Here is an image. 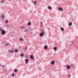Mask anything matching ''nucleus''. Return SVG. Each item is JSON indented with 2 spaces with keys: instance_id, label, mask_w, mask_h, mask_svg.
I'll list each match as a JSON object with an SVG mask.
<instances>
[{
  "instance_id": "obj_20",
  "label": "nucleus",
  "mask_w": 78,
  "mask_h": 78,
  "mask_svg": "<svg viewBox=\"0 0 78 78\" xmlns=\"http://www.w3.org/2000/svg\"><path fill=\"white\" fill-rule=\"evenodd\" d=\"M9 52H11V53H14V51H9Z\"/></svg>"
},
{
  "instance_id": "obj_23",
  "label": "nucleus",
  "mask_w": 78,
  "mask_h": 78,
  "mask_svg": "<svg viewBox=\"0 0 78 78\" xmlns=\"http://www.w3.org/2000/svg\"><path fill=\"white\" fill-rule=\"evenodd\" d=\"M20 41H23V39H22V38H20Z\"/></svg>"
},
{
  "instance_id": "obj_3",
  "label": "nucleus",
  "mask_w": 78,
  "mask_h": 78,
  "mask_svg": "<svg viewBox=\"0 0 78 78\" xmlns=\"http://www.w3.org/2000/svg\"><path fill=\"white\" fill-rule=\"evenodd\" d=\"M29 61V60L28 59H26L25 60V61L26 62V64H28V61Z\"/></svg>"
},
{
  "instance_id": "obj_22",
  "label": "nucleus",
  "mask_w": 78,
  "mask_h": 78,
  "mask_svg": "<svg viewBox=\"0 0 78 78\" xmlns=\"http://www.w3.org/2000/svg\"><path fill=\"white\" fill-rule=\"evenodd\" d=\"M61 30L62 31H64V28L63 27H61Z\"/></svg>"
},
{
  "instance_id": "obj_21",
  "label": "nucleus",
  "mask_w": 78,
  "mask_h": 78,
  "mask_svg": "<svg viewBox=\"0 0 78 78\" xmlns=\"http://www.w3.org/2000/svg\"><path fill=\"white\" fill-rule=\"evenodd\" d=\"M4 72H6V69H5V70H3Z\"/></svg>"
},
{
  "instance_id": "obj_6",
  "label": "nucleus",
  "mask_w": 78,
  "mask_h": 78,
  "mask_svg": "<svg viewBox=\"0 0 78 78\" xmlns=\"http://www.w3.org/2000/svg\"><path fill=\"white\" fill-rule=\"evenodd\" d=\"M70 67V66L69 65H68L67 66V67L66 68V69H69V68Z\"/></svg>"
},
{
  "instance_id": "obj_34",
  "label": "nucleus",
  "mask_w": 78,
  "mask_h": 78,
  "mask_svg": "<svg viewBox=\"0 0 78 78\" xmlns=\"http://www.w3.org/2000/svg\"><path fill=\"white\" fill-rule=\"evenodd\" d=\"M4 66H2V67H4Z\"/></svg>"
},
{
  "instance_id": "obj_26",
  "label": "nucleus",
  "mask_w": 78,
  "mask_h": 78,
  "mask_svg": "<svg viewBox=\"0 0 78 78\" xmlns=\"http://www.w3.org/2000/svg\"><path fill=\"white\" fill-rule=\"evenodd\" d=\"M27 31H28V30L26 29L23 31H24V32H27Z\"/></svg>"
},
{
  "instance_id": "obj_14",
  "label": "nucleus",
  "mask_w": 78,
  "mask_h": 78,
  "mask_svg": "<svg viewBox=\"0 0 78 78\" xmlns=\"http://www.w3.org/2000/svg\"><path fill=\"white\" fill-rule=\"evenodd\" d=\"M27 25L29 26L31 25V22H28Z\"/></svg>"
},
{
  "instance_id": "obj_5",
  "label": "nucleus",
  "mask_w": 78,
  "mask_h": 78,
  "mask_svg": "<svg viewBox=\"0 0 78 78\" xmlns=\"http://www.w3.org/2000/svg\"><path fill=\"white\" fill-rule=\"evenodd\" d=\"M20 55L21 57H23V56H24V54L21 53Z\"/></svg>"
},
{
  "instance_id": "obj_24",
  "label": "nucleus",
  "mask_w": 78,
  "mask_h": 78,
  "mask_svg": "<svg viewBox=\"0 0 78 78\" xmlns=\"http://www.w3.org/2000/svg\"><path fill=\"white\" fill-rule=\"evenodd\" d=\"M12 76H15V75H14V74H12Z\"/></svg>"
},
{
  "instance_id": "obj_39",
  "label": "nucleus",
  "mask_w": 78,
  "mask_h": 78,
  "mask_svg": "<svg viewBox=\"0 0 78 78\" xmlns=\"http://www.w3.org/2000/svg\"><path fill=\"white\" fill-rule=\"evenodd\" d=\"M77 48H78V47H77Z\"/></svg>"
},
{
  "instance_id": "obj_2",
  "label": "nucleus",
  "mask_w": 78,
  "mask_h": 78,
  "mask_svg": "<svg viewBox=\"0 0 78 78\" xmlns=\"http://www.w3.org/2000/svg\"><path fill=\"white\" fill-rule=\"evenodd\" d=\"M30 58L31 59H33V60H34V57H33V55H32L30 56Z\"/></svg>"
},
{
  "instance_id": "obj_29",
  "label": "nucleus",
  "mask_w": 78,
  "mask_h": 78,
  "mask_svg": "<svg viewBox=\"0 0 78 78\" xmlns=\"http://www.w3.org/2000/svg\"><path fill=\"white\" fill-rule=\"evenodd\" d=\"M28 47H26L25 48V50H26V49H27V48Z\"/></svg>"
},
{
  "instance_id": "obj_38",
  "label": "nucleus",
  "mask_w": 78,
  "mask_h": 78,
  "mask_svg": "<svg viewBox=\"0 0 78 78\" xmlns=\"http://www.w3.org/2000/svg\"><path fill=\"white\" fill-rule=\"evenodd\" d=\"M1 5H2V4H1Z\"/></svg>"
},
{
  "instance_id": "obj_7",
  "label": "nucleus",
  "mask_w": 78,
  "mask_h": 78,
  "mask_svg": "<svg viewBox=\"0 0 78 78\" xmlns=\"http://www.w3.org/2000/svg\"><path fill=\"white\" fill-rule=\"evenodd\" d=\"M41 33H42L43 34H45V32L44 31V30H43L42 31Z\"/></svg>"
},
{
  "instance_id": "obj_37",
  "label": "nucleus",
  "mask_w": 78,
  "mask_h": 78,
  "mask_svg": "<svg viewBox=\"0 0 78 78\" xmlns=\"http://www.w3.org/2000/svg\"><path fill=\"white\" fill-rule=\"evenodd\" d=\"M14 33H15V32H14Z\"/></svg>"
},
{
  "instance_id": "obj_32",
  "label": "nucleus",
  "mask_w": 78,
  "mask_h": 78,
  "mask_svg": "<svg viewBox=\"0 0 78 78\" xmlns=\"http://www.w3.org/2000/svg\"><path fill=\"white\" fill-rule=\"evenodd\" d=\"M0 30L1 31H2V30H2V29H1V28H0Z\"/></svg>"
},
{
  "instance_id": "obj_16",
  "label": "nucleus",
  "mask_w": 78,
  "mask_h": 78,
  "mask_svg": "<svg viewBox=\"0 0 78 78\" xmlns=\"http://www.w3.org/2000/svg\"><path fill=\"white\" fill-rule=\"evenodd\" d=\"M49 9H51V7L50 6H49L48 8Z\"/></svg>"
},
{
  "instance_id": "obj_15",
  "label": "nucleus",
  "mask_w": 78,
  "mask_h": 78,
  "mask_svg": "<svg viewBox=\"0 0 78 78\" xmlns=\"http://www.w3.org/2000/svg\"><path fill=\"white\" fill-rule=\"evenodd\" d=\"M24 28H25L24 26H22L21 27V28L22 29H24Z\"/></svg>"
},
{
  "instance_id": "obj_28",
  "label": "nucleus",
  "mask_w": 78,
  "mask_h": 78,
  "mask_svg": "<svg viewBox=\"0 0 78 78\" xmlns=\"http://www.w3.org/2000/svg\"><path fill=\"white\" fill-rule=\"evenodd\" d=\"M8 20H6V21H5V23H8Z\"/></svg>"
},
{
  "instance_id": "obj_10",
  "label": "nucleus",
  "mask_w": 78,
  "mask_h": 78,
  "mask_svg": "<svg viewBox=\"0 0 78 78\" xmlns=\"http://www.w3.org/2000/svg\"><path fill=\"white\" fill-rule=\"evenodd\" d=\"M1 18L2 19H4V18H5V16L2 15V16H1Z\"/></svg>"
},
{
  "instance_id": "obj_11",
  "label": "nucleus",
  "mask_w": 78,
  "mask_h": 78,
  "mask_svg": "<svg viewBox=\"0 0 78 78\" xmlns=\"http://www.w3.org/2000/svg\"><path fill=\"white\" fill-rule=\"evenodd\" d=\"M72 25V23L70 22L69 23V26H71V25Z\"/></svg>"
},
{
  "instance_id": "obj_33",
  "label": "nucleus",
  "mask_w": 78,
  "mask_h": 78,
  "mask_svg": "<svg viewBox=\"0 0 78 78\" xmlns=\"http://www.w3.org/2000/svg\"><path fill=\"white\" fill-rule=\"evenodd\" d=\"M71 42H72V44H73V41H71Z\"/></svg>"
},
{
  "instance_id": "obj_31",
  "label": "nucleus",
  "mask_w": 78,
  "mask_h": 78,
  "mask_svg": "<svg viewBox=\"0 0 78 78\" xmlns=\"http://www.w3.org/2000/svg\"><path fill=\"white\" fill-rule=\"evenodd\" d=\"M6 46H8V44H6Z\"/></svg>"
},
{
  "instance_id": "obj_13",
  "label": "nucleus",
  "mask_w": 78,
  "mask_h": 78,
  "mask_svg": "<svg viewBox=\"0 0 78 78\" xmlns=\"http://www.w3.org/2000/svg\"><path fill=\"white\" fill-rule=\"evenodd\" d=\"M14 72H17V69H15L14 70Z\"/></svg>"
},
{
  "instance_id": "obj_12",
  "label": "nucleus",
  "mask_w": 78,
  "mask_h": 78,
  "mask_svg": "<svg viewBox=\"0 0 78 78\" xmlns=\"http://www.w3.org/2000/svg\"><path fill=\"white\" fill-rule=\"evenodd\" d=\"M40 36H44V34L41 33L40 34Z\"/></svg>"
},
{
  "instance_id": "obj_27",
  "label": "nucleus",
  "mask_w": 78,
  "mask_h": 78,
  "mask_svg": "<svg viewBox=\"0 0 78 78\" xmlns=\"http://www.w3.org/2000/svg\"><path fill=\"white\" fill-rule=\"evenodd\" d=\"M18 50H17L16 49L15 50V52H16V53H17V52Z\"/></svg>"
},
{
  "instance_id": "obj_18",
  "label": "nucleus",
  "mask_w": 78,
  "mask_h": 78,
  "mask_svg": "<svg viewBox=\"0 0 78 78\" xmlns=\"http://www.w3.org/2000/svg\"><path fill=\"white\" fill-rule=\"evenodd\" d=\"M1 2V3H4V2H5V0H2Z\"/></svg>"
},
{
  "instance_id": "obj_35",
  "label": "nucleus",
  "mask_w": 78,
  "mask_h": 78,
  "mask_svg": "<svg viewBox=\"0 0 78 78\" xmlns=\"http://www.w3.org/2000/svg\"><path fill=\"white\" fill-rule=\"evenodd\" d=\"M34 12H36V11H34Z\"/></svg>"
},
{
  "instance_id": "obj_9",
  "label": "nucleus",
  "mask_w": 78,
  "mask_h": 78,
  "mask_svg": "<svg viewBox=\"0 0 78 78\" xmlns=\"http://www.w3.org/2000/svg\"><path fill=\"white\" fill-rule=\"evenodd\" d=\"M51 64H52V65H53L54 64H55V61H52L51 62Z\"/></svg>"
},
{
  "instance_id": "obj_8",
  "label": "nucleus",
  "mask_w": 78,
  "mask_h": 78,
  "mask_svg": "<svg viewBox=\"0 0 78 78\" xmlns=\"http://www.w3.org/2000/svg\"><path fill=\"white\" fill-rule=\"evenodd\" d=\"M44 48H45V49L46 50H47V48H48V47H47V45H46L45 46H44Z\"/></svg>"
},
{
  "instance_id": "obj_4",
  "label": "nucleus",
  "mask_w": 78,
  "mask_h": 78,
  "mask_svg": "<svg viewBox=\"0 0 78 78\" xmlns=\"http://www.w3.org/2000/svg\"><path fill=\"white\" fill-rule=\"evenodd\" d=\"M58 10H60V11H63V9H62L61 7L58 8Z\"/></svg>"
},
{
  "instance_id": "obj_19",
  "label": "nucleus",
  "mask_w": 78,
  "mask_h": 78,
  "mask_svg": "<svg viewBox=\"0 0 78 78\" xmlns=\"http://www.w3.org/2000/svg\"><path fill=\"white\" fill-rule=\"evenodd\" d=\"M41 27H42V26L43 25V23L42 22H41Z\"/></svg>"
},
{
  "instance_id": "obj_17",
  "label": "nucleus",
  "mask_w": 78,
  "mask_h": 78,
  "mask_svg": "<svg viewBox=\"0 0 78 78\" xmlns=\"http://www.w3.org/2000/svg\"><path fill=\"white\" fill-rule=\"evenodd\" d=\"M56 47H55L54 48V50H55V51H56Z\"/></svg>"
},
{
  "instance_id": "obj_36",
  "label": "nucleus",
  "mask_w": 78,
  "mask_h": 78,
  "mask_svg": "<svg viewBox=\"0 0 78 78\" xmlns=\"http://www.w3.org/2000/svg\"><path fill=\"white\" fill-rule=\"evenodd\" d=\"M69 14H70V12H69Z\"/></svg>"
},
{
  "instance_id": "obj_30",
  "label": "nucleus",
  "mask_w": 78,
  "mask_h": 78,
  "mask_svg": "<svg viewBox=\"0 0 78 78\" xmlns=\"http://www.w3.org/2000/svg\"><path fill=\"white\" fill-rule=\"evenodd\" d=\"M70 76H71V75H69V78H70Z\"/></svg>"
},
{
  "instance_id": "obj_1",
  "label": "nucleus",
  "mask_w": 78,
  "mask_h": 78,
  "mask_svg": "<svg viewBox=\"0 0 78 78\" xmlns=\"http://www.w3.org/2000/svg\"><path fill=\"white\" fill-rule=\"evenodd\" d=\"M2 33L1 34H5V33H6V32L5 30H1Z\"/></svg>"
},
{
  "instance_id": "obj_25",
  "label": "nucleus",
  "mask_w": 78,
  "mask_h": 78,
  "mask_svg": "<svg viewBox=\"0 0 78 78\" xmlns=\"http://www.w3.org/2000/svg\"><path fill=\"white\" fill-rule=\"evenodd\" d=\"M34 5H35V4H36L37 2H36V1H34Z\"/></svg>"
}]
</instances>
